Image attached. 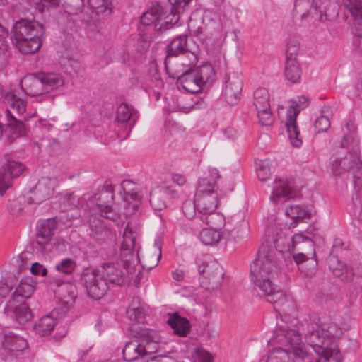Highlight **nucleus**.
<instances>
[{
	"label": "nucleus",
	"instance_id": "19",
	"mask_svg": "<svg viewBox=\"0 0 362 362\" xmlns=\"http://www.w3.org/2000/svg\"><path fill=\"white\" fill-rule=\"evenodd\" d=\"M171 78H177L182 87L189 93H197L203 87L194 67L183 71L180 74L174 73Z\"/></svg>",
	"mask_w": 362,
	"mask_h": 362
},
{
	"label": "nucleus",
	"instance_id": "54",
	"mask_svg": "<svg viewBox=\"0 0 362 362\" xmlns=\"http://www.w3.org/2000/svg\"><path fill=\"white\" fill-rule=\"evenodd\" d=\"M257 177L261 181H266L271 175L269 163L267 160H259L257 168Z\"/></svg>",
	"mask_w": 362,
	"mask_h": 362
},
{
	"label": "nucleus",
	"instance_id": "16",
	"mask_svg": "<svg viewBox=\"0 0 362 362\" xmlns=\"http://www.w3.org/2000/svg\"><path fill=\"white\" fill-rule=\"evenodd\" d=\"M225 98L228 104H236L240 99L242 88L243 81L239 73H228L225 81Z\"/></svg>",
	"mask_w": 362,
	"mask_h": 362
},
{
	"label": "nucleus",
	"instance_id": "57",
	"mask_svg": "<svg viewBox=\"0 0 362 362\" xmlns=\"http://www.w3.org/2000/svg\"><path fill=\"white\" fill-rule=\"evenodd\" d=\"M314 127L317 133L327 132L330 127L329 118L324 115L320 116L316 119Z\"/></svg>",
	"mask_w": 362,
	"mask_h": 362
},
{
	"label": "nucleus",
	"instance_id": "59",
	"mask_svg": "<svg viewBox=\"0 0 362 362\" xmlns=\"http://www.w3.org/2000/svg\"><path fill=\"white\" fill-rule=\"evenodd\" d=\"M127 317L132 321L141 322L144 318V308H127L126 312Z\"/></svg>",
	"mask_w": 362,
	"mask_h": 362
},
{
	"label": "nucleus",
	"instance_id": "64",
	"mask_svg": "<svg viewBox=\"0 0 362 362\" xmlns=\"http://www.w3.org/2000/svg\"><path fill=\"white\" fill-rule=\"evenodd\" d=\"M30 272L34 275H42V276H46L47 274V269L38 262L32 264Z\"/></svg>",
	"mask_w": 362,
	"mask_h": 362
},
{
	"label": "nucleus",
	"instance_id": "22",
	"mask_svg": "<svg viewBox=\"0 0 362 362\" xmlns=\"http://www.w3.org/2000/svg\"><path fill=\"white\" fill-rule=\"evenodd\" d=\"M21 86L25 94L31 97L45 93L39 72L26 75L21 81Z\"/></svg>",
	"mask_w": 362,
	"mask_h": 362
},
{
	"label": "nucleus",
	"instance_id": "42",
	"mask_svg": "<svg viewBox=\"0 0 362 362\" xmlns=\"http://www.w3.org/2000/svg\"><path fill=\"white\" fill-rule=\"evenodd\" d=\"M265 362H295L291 357L288 351L279 348L273 350L268 356Z\"/></svg>",
	"mask_w": 362,
	"mask_h": 362
},
{
	"label": "nucleus",
	"instance_id": "30",
	"mask_svg": "<svg viewBox=\"0 0 362 362\" xmlns=\"http://www.w3.org/2000/svg\"><path fill=\"white\" fill-rule=\"evenodd\" d=\"M28 346L26 340L13 333L6 334L3 341V348L9 354H17Z\"/></svg>",
	"mask_w": 362,
	"mask_h": 362
},
{
	"label": "nucleus",
	"instance_id": "6",
	"mask_svg": "<svg viewBox=\"0 0 362 362\" xmlns=\"http://www.w3.org/2000/svg\"><path fill=\"white\" fill-rule=\"evenodd\" d=\"M334 324L330 325L324 334L309 346L319 356L316 362H341V356L333 337L336 334Z\"/></svg>",
	"mask_w": 362,
	"mask_h": 362
},
{
	"label": "nucleus",
	"instance_id": "31",
	"mask_svg": "<svg viewBox=\"0 0 362 362\" xmlns=\"http://www.w3.org/2000/svg\"><path fill=\"white\" fill-rule=\"evenodd\" d=\"M170 195L168 187L161 186L154 189L150 194L149 202L155 210H161L166 206V198Z\"/></svg>",
	"mask_w": 362,
	"mask_h": 362
},
{
	"label": "nucleus",
	"instance_id": "24",
	"mask_svg": "<svg viewBox=\"0 0 362 362\" xmlns=\"http://www.w3.org/2000/svg\"><path fill=\"white\" fill-rule=\"evenodd\" d=\"M122 353L124 360L129 362L134 361L139 358H141V362H144V356L152 354L148 350V344H141L138 340L127 343Z\"/></svg>",
	"mask_w": 362,
	"mask_h": 362
},
{
	"label": "nucleus",
	"instance_id": "32",
	"mask_svg": "<svg viewBox=\"0 0 362 362\" xmlns=\"http://www.w3.org/2000/svg\"><path fill=\"white\" fill-rule=\"evenodd\" d=\"M45 92L56 90L64 85V78L56 72H39Z\"/></svg>",
	"mask_w": 362,
	"mask_h": 362
},
{
	"label": "nucleus",
	"instance_id": "26",
	"mask_svg": "<svg viewBox=\"0 0 362 362\" xmlns=\"http://www.w3.org/2000/svg\"><path fill=\"white\" fill-rule=\"evenodd\" d=\"M195 204L198 211V216L201 214L209 213L216 211L218 204V194L217 192H211L209 194H196Z\"/></svg>",
	"mask_w": 362,
	"mask_h": 362
},
{
	"label": "nucleus",
	"instance_id": "62",
	"mask_svg": "<svg viewBox=\"0 0 362 362\" xmlns=\"http://www.w3.org/2000/svg\"><path fill=\"white\" fill-rule=\"evenodd\" d=\"M325 332L326 329L324 327L310 332L305 336L307 344L309 345L313 342H315L318 340V339H320V337H321L322 334H325Z\"/></svg>",
	"mask_w": 362,
	"mask_h": 362
},
{
	"label": "nucleus",
	"instance_id": "14",
	"mask_svg": "<svg viewBox=\"0 0 362 362\" xmlns=\"http://www.w3.org/2000/svg\"><path fill=\"white\" fill-rule=\"evenodd\" d=\"M55 186V179L48 177H42L30 192V196L28 197V203L40 204L49 199L52 195Z\"/></svg>",
	"mask_w": 362,
	"mask_h": 362
},
{
	"label": "nucleus",
	"instance_id": "29",
	"mask_svg": "<svg viewBox=\"0 0 362 362\" xmlns=\"http://www.w3.org/2000/svg\"><path fill=\"white\" fill-rule=\"evenodd\" d=\"M284 337V344L293 351L295 356L303 358L306 355L305 345L301 342L300 334L297 331L289 329Z\"/></svg>",
	"mask_w": 362,
	"mask_h": 362
},
{
	"label": "nucleus",
	"instance_id": "34",
	"mask_svg": "<svg viewBox=\"0 0 362 362\" xmlns=\"http://www.w3.org/2000/svg\"><path fill=\"white\" fill-rule=\"evenodd\" d=\"M202 222L208 225L211 228L219 230L224 226L226 221L224 216L215 211H210L209 213L201 214L200 216L196 218Z\"/></svg>",
	"mask_w": 362,
	"mask_h": 362
},
{
	"label": "nucleus",
	"instance_id": "41",
	"mask_svg": "<svg viewBox=\"0 0 362 362\" xmlns=\"http://www.w3.org/2000/svg\"><path fill=\"white\" fill-rule=\"evenodd\" d=\"M200 241L206 245L219 243V230L213 228H203L199 235Z\"/></svg>",
	"mask_w": 362,
	"mask_h": 362
},
{
	"label": "nucleus",
	"instance_id": "4",
	"mask_svg": "<svg viewBox=\"0 0 362 362\" xmlns=\"http://www.w3.org/2000/svg\"><path fill=\"white\" fill-rule=\"evenodd\" d=\"M303 246L309 248L308 254L314 255L315 248L313 240L301 233L295 234L293 236L286 235L281 233H276V235L269 234L265 243L261 247L268 248L278 259L283 257L284 253L290 252L291 250L296 247L303 249Z\"/></svg>",
	"mask_w": 362,
	"mask_h": 362
},
{
	"label": "nucleus",
	"instance_id": "53",
	"mask_svg": "<svg viewBox=\"0 0 362 362\" xmlns=\"http://www.w3.org/2000/svg\"><path fill=\"white\" fill-rule=\"evenodd\" d=\"M61 204L64 210L73 209L79 204V199L73 193H67L61 199Z\"/></svg>",
	"mask_w": 362,
	"mask_h": 362
},
{
	"label": "nucleus",
	"instance_id": "27",
	"mask_svg": "<svg viewBox=\"0 0 362 362\" xmlns=\"http://www.w3.org/2000/svg\"><path fill=\"white\" fill-rule=\"evenodd\" d=\"M349 160V168L352 170L353 177L354 179L360 178V176L356 173H358L362 164L361 162L360 157L357 153V151L354 153L350 155V158H345L344 159H341L339 161H335L332 164V170L333 173L335 175H339L343 173V170L344 169L345 165H346V162Z\"/></svg>",
	"mask_w": 362,
	"mask_h": 362
},
{
	"label": "nucleus",
	"instance_id": "18",
	"mask_svg": "<svg viewBox=\"0 0 362 362\" xmlns=\"http://www.w3.org/2000/svg\"><path fill=\"white\" fill-rule=\"evenodd\" d=\"M161 257V245L160 241L155 243L137 255V259L144 269L151 270L157 266Z\"/></svg>",
	"mask_w": 362,
	"mask_h": 362
},
{
	"label": "nucleus",
	"instance_id": "33",
	"mask_svg": "<svg viewBox=\"0 0 362 362\" xmlns=\"http://www.w3.org/2000/svg\"><path fill=\"white\" fill-rule=\"evenodd\" d=\"M342 4L349 10L354 17L358 33H362V1L361 0H342Z\"/></svg>",
	"mask_w": 362,
	"mask_h": 362
},
{
	"label": "nucleus",
	"instance_id": "48",
	"mask_svg": "<svg viewBox=\"0 0 362 362\" xmlns=\"http://www.w3.org/2000/svg\"><path fill=\"white\" fill-rule=\"evenodd\" d=\"M132 117V112L127 104H121L117 109L115 122L117 123H127Z\"/></svg>",
	"mask_w": 362,
	"mask_h": 362
},
{
	"label": "nucleus",
	"instance_id": "50",
	"mask_svg": "<svg viewBox=\"0 0 362 362\" xmlns=\"http://www.w3.org/2000/svg\"><path fill=\"white\" fill-rule=\"evenodd\" d=\"M76 267V264L72 259L66 258L55 265V269L64 274H71Z\"/></svg>",
	"mask_w": 362,
	"mask_h": 362
},
{
	"label": "nucleus",
	"instance_id": "3",
	"mask_svg": "<svg viewBox=\"0 0 362 362\" xmlns=\"http://www.w3.org/2000/svg\"><path fill=\"white\" fill-rule=\"evenodd\" d=\"M45 28L41 23L26 18H21L12 26L13 43L18 51L31 54L40 49Z\"/></svg>",
	"mask_w": 362,
	"mask_h": 362
},
{
	"label": "nucleus",
	"instance_id": "35",
	"mask_svg": "<svg viewBox=\"0 0 362 362\" xmlns=\"http://www.w3.org/2000/svg\"><path fill=\"white\" fill-rule=\"evenodd\" d=\"M35 283L33 280L32 277L27 276L23 278L13 292L17 297V299L23 300L24 301L25 298H30L35 291Z\"/></svg>",
	"mask_w": 362,
	"mask_h": 362
},
{
	"label": "nucleus",
	"instance_id": "28",
	"mask_svg": "<svg viewBox=\"0 0 362 362\" xmlns=\"http://www.w3.org/2000/svg\"><path fill=\"white\" fill-rule=\"evenodd\" d=\"M166 322L173 329L174 334L179 337H186L190 331L189 321L177 313H168Z\"/></svg>",
	"mask_w": 362,
	"mask_h": 362
},
{
	"label": "nucleus",
	"instance_id": "52",
	"mask_svg": "<svg viewBox=\"0 0 362 362\" xmlns=\"http://www.w3.org/2000/svg\"><path fill=\"white\" fill-rule=\"evenodd\" d=\"M144 362H178L177 360L168 354L152 353L144 356Z\"/></svg>",
	"mask_w": 362,
	"mask_h": 362
},
{
	"label": "nucleus",
	"instance_id": "11",
	"mask_svg": "<svg viewBox=\"0 0 362 362\" xmlns=\"http://www.w3.org/2000/svg\"><path fill=\"white\" fill-rule=\"evenodd\" d=\"M188 36L180 35L174 37L167 46V57L165 60V68L169 70L170 58L179 54H185L189 59V64L192 65L197 62V57L187 43Z\"/></svg>",
	"mask_w": 362,
	"mask_h": 362
},
{
	"label": "nucleus",
	"instance_id": "61",
	"mask_svg": "<svg viewBox=\"0 0 362 362\" xmlns=\"http://www.w3.org/2000/svg\"><path fill=\"white\" fill-rule=\"evenodd\" d=\"M196 210H197V204H195V200L194 201V202H185L183 204L182 211H183L185 216L187 218L192 219V218H194V216L196 215Z\"/></svg>",
	"mask_w": 362,
	"mask_h": 362
},
{
	"label": "nucleus",
	"instance_id": "23",
	"mask_svg": "<svg viewBox=\"0 0 362 362\" xmlns=\"http://www.w3.org/2000/svg\"><path fill=\"white\" fill-rule=\"evenodd\" d=\"M88 223L91 230L90 235L93 238L103 242L113 238L112 231L105 225L100 217L97 216L95 214H91L89 217Z\"/></svg>",
	"mask_w": 362,
	"mask_h": 362
},
{
	"label": "nucleus",
	"instance_id": "46",
	"mask_svg": "<svg viewBox=\"0 0 362 362\" xmlns=\"http://www.w3.org/2000/svg\"><path fill=\"white\" fill-rule=\"evenodd\" d=\"M90 5L97 14L107 16L112 11L110 4L105 0H90Z\"/></svg>",
	"mask_w": 362,
	"mask_h": 362
},
{
	"label": "nucleus",
	"instance_id": "9",
	"mask_svg": "<svg viewBox=\"0 0 362 362\" xmlns=\"http://www.w3.org/2000/svg\"><path fill=\"white\" fill-rule=\"evenodd\" d=\"M307 101L305 96L298 97V100H291V105L287 110L286 127L288 134V138L293 147L298 148L302 145V139L300 130L296 123V117H298L301 105Z\"/></svg>",
	"mask_w": 362,
	"mask_h": 362
},
{
	"label": "nucleus",
	"instance_id": "25",
	"mask_svg": "<svg viewBox=\"0 0 362 362\" xmlns=\"http://www.w3.org/2000/svg\"><path fill=\"white\" fill-rule=\"evenodd\" d=\"M329 270L333 274L342 281H351L354 279V273L351 268L342 263L334 254H330L327 259Z\"/></svg>",
	"mask_w": 362,
	"mask_h": 362
},
{
	"label": "nucleus",
	"instance_id": "44",
	"mask_svg": "<svg viewBox=\"0 0 362 362\" xmlns=\"http://www.w3.org/2000/svg\"><path fill=\"white\" fill-rule=\"evenodd\" d=\"M286 215L293 219L310 218V213L299 205L291 206L286 210Z\"/></svg>",
	"mask_w": 362,
	"mask_h": 362
},
{
	"label": "nucleus",
	"instance_id": "47",
	"mask_svg": "<svg viewBox=\"0 0 362 362\" xmlns=\"http://www.w3.org/2000/svg\"><path fill=\"white\" fill-rule=\"evenodd\" d=\"M215 181L208 177L200 178L198 181L196 194H209L211 192H217L214 189Z\"/></svg>",
	"mask_w": 362,
	"mask_h": 362
},
{
	"label": "nucleus",
	"instance_id": "7",
	"mask_svg": "<svg viewBox=\"0 0 362 362\" xmlns=\"http://www.w3.org/2000/svg\"><path fill=\"white\" fill-rule=\"evenodd\" d=\"M294 18L300 21H308L313 23L324 21L326 13L323 8L322 0H296Z\"/></svg>",
	"mask_w": 362,
	"mask_h": 362
},
{
	"label": "nucleus",
	"instance_id": "15",
	"mask_svg": "<svg viewBox=\"0 0 362 362\" xmlns=\"http://www.w3.org/2000/svg\"><path fill=\"white\" fill-rule=\"evenodd\" d=\"M103 279L107 281L118 286L127 282V272H123L118 262H105L97 269Z\"/></svg>",
	"mask_w": 362,
	"mask_h": 362
},
{
	"label": "nucleus",
	"instance_id": "17",
	"mask_svg": "<svg viewBox=\"0 0 362 362\" xmlns=\"http://www.w3.org/2000/svg\"><path fill=\"white\" fill-rule=\"evenodd\" d=\"M24 170L21 163L11 160L0 170V194L3 195L12 185V178L19 176Z\"/></svg>",
	"mask_w": 362,
	"mask_h": 362
},
{
	"label": "nucleus",
	"instance_id": "40",
	"mask_svg": "<svg viewBox=\"0 0 362 362\" xmlns=\"http://www.w3.org/2000/svg\"><path fill=\"white\" fill-rule=\"evenodd\" d=\"M57 285L59 286L57 293L60 296L62 300L67 304L74 303L76 296L75 286L69 284H62V285Z\"/></svg>",
	"mask_w": 362,
	"mask_h": 362
},
{
	"label": "nucleus",
	"instance_id": "12",
	"mask_svg": "<svg viewBox=\"0 0 362 362\" xmlns=\"http://www.w3.org/2000/svg\"><path fill=\"white\" fill-rule=\"evenodd\" d=\"M201 268V267H199V272L202 274L201 286L209 291L219 288L223 278L221 264L216 261H212L204 265L202 269Z\"/></svg>",
	"mask_w": 362,
	"mask_h": 362
},
{
	"label": "nucleus",
	"instance_id": "1",
	"mask_svg": "<svg viewBox=\"0 0 362 362\" xmlns=\"http://www.w3.org/2000/svg\"><path fill=\"white\" fill-rule=\"evenodd\" d=\"M275 255L276 253H272L268 248L261 247L257 259L250 264V277L252 283L277 310L288 303V298L284 291L275 283L279 273V259L276 258Z\"/></svg>",
	"mask_w": 362,
	"mask_h": 362
},
{
	"label": "nucleus",
	"instance_id": "63",
	"mask_svg": "<svg viewBox=\"0 0 362 362\" xmlns=\"http://www.w3.org/2000/svg\"><path fill=\"white\" fill-rule=\"evenodd\" d=\"M50 241V239L45 238L43 235L40 234L39 232L36 234V238L35 241L33 242L32 245L34 248L37 250H43L45 246L47 245Z\"/></svg>",
	"mask_w": 362,
	"mask_h": 362
},
{
	"label": "nucleus",
	"instance_id": "43",
	"mask_svg": "<svg viewBox=\"0 0 362 362\" xmlns=\"http://www.w3.org/2000/svg\"><path fill=\"white\" fill-rule=\"evenodd\" d=\"M121 187L125 194L133 200H140L141 196L136 184L130 180H125L121 183Z\"/></svg>",
	"mask_w": 362,
	"mask_h": 362
},
{
	"label": "nucleus",
	"instance_id": "37",
	"mask_svg": "<svg viewBox=\"0 0 362 362\" xmlns=\"http://www.w3.org/2000/svg\"><path fill=\"white\" fill-rule=\"evenodd\" d=\"M194 69L202 86L211 84L215 81L216 72L211 64H205L199 67H194Z\"/></svg>",
	"mask_w": 362,
	"mask_h": 362
},
{
	"label": "nucleus",
	"instance_id": "20",
	"mask_svg": "<svg viewBox=\"0 0 362 362\" xmlns=\"http://www.w3.org/2000/svg\"><path fill=\"white\" fill-rule=\"evenodd\" d=\"M296 195V192L293 182L286 179H276L273 183L269 199L273 202H277L281 199H293Z\"/></svg>",
	"mask_w": 362,
	"mask_h": 362
},
{
	"label": "nucleus",
	"instance_id": "58",
	"mask_svg": "<svg viewBox=\"0 0 362 362\" xmlns=\"http://www.w3.org/2000/svg\"><path fill=\"white\" fill-rule=\"evenodd\" d=\"M17 296L13 293L11 297L9 299L8 303L6 304L4 310L7 315L10 316L13 312L18 308V305L23 303V300L17 299Z\"/></svg>",
	"mask_w": 362,
	"mask_h": 362
},
{
	"label": "nucleus",
	"instance_id": "21",
	"mask_svg": "<svg viewBox=\"0 0 362 362\" xmlns=\"http://www.w3.org/2000/svg\"><path fill=\"white\" fill-rule=\"evenodd\" d=\"M302 249L304 252H299L293 255V259L298 266V269L304 273L305 276H312L317 270V261L315 258V252L314 255L308 254L309 248L307 246H303Z\"/></svg>",
	"mask_w": 362,
	"mask_h": 362
},
{
	"label": "nucleus",
	"instance_id": "8",
	"mask_svg": "<svg viewBox=\"0 0 362 362\" xmlns=\"http://www.w3.org/2000/svg\"><path fill=\"white\" fill-rule=\"evenodd\" d=\"M81 281L88 296L93 299H100L108 290V283L97 269H85L81 275Z\"/></svg>",
	"mask_w": 362,
	"mask_h": 362
},
{
	"label": "nucleus",
	"instance_id": "5",
	"mask_svg": "<svg viewBox=\"0 0 362 362\" xmlns=\"http://www.w3.org/2000/svg\"><path fill=\"white\" fill-rule=\"evenodd\" d=\"M0 98L6 105L7 125L14 137L21 136L26 129L24 122L26 103L11 92H6L0 87Z\"/></svg>",
	"mask_w": 362,
	"mask_h": 362
},
{
	"label": "nucleus",
	"instance_id": "60",
	"mask_svg": "<svg viewBox=\"0 0 362 362\" xmlns=\"http://www.w3.org/2000/svg\"><path fill=\"white\" fill-rule=\"evenodd\" d=\"M349 212L356 218L362 221V205L361 200L356 199L349 207Z\"/></svg>",
	"mask_w": 362,
	"mask_h": 362
},
{
	"label": "nucleus",
	"instance_id": "51",
	"mask_svg": "<svg viewBox=\"0 0 362 362\" xmlns=\"http://www.w3.org/2000/svg\"><path fill=\"white\" fill-rule=\"evenodd\" d=\"M257 111L259 121L261 125L266 127L272 125L274 117L272 113L270 107L264 108L262 110H257Z\"/></svg>",
	"mask_w": 362,
	"mask_h": 362
},
{
	"label": "nucleus",
	"instance_id": "45",
	"mask_svg": "<svg viewBox=\"0 0 362 362\" xmlns=\"http://www.w3.org/2000/svg\"><path fill=\"white\" fill-rule=\"evenodd\" d=\"M10 316L16 319L17 321L25 322L31 319L32 314L30 309L25 303H23L21 305H18V308H17V310H16Z\"/></svg>",
	"mask_w": 362,
	"mask_h": 362
},
{
	"label": "nucleus",
	"instance_id": "55",
	"mask_svg": "<svg viewBox=\"0 0 362 362\" xmlns=\"http://www.w3.org/2000/svg\"><path fill=\"white\" fill-rule=\"evenodd\" d=\"M299 51V44L296 40H291L287 43L286 50V62L296 61V57Z\"/></svg>",
	"mask_w": 362,
	"mask_h": 362
},
{
	"label": "nucleus",
	"instance_id": "49",
	"mask_svg": "<svg viewBox=\"0 0 362 362\" xmlns=\"http://www.w3.org/2000/svg\"><path fill=\"white\" fill-rule=\"evenodd\" d=\"M56 224L57 222L54 219H47L40 224L37 232H39L40 234L43 235L45 238L51 240L54 230L56 228Z\"/></svg>",
	"mask_w": 362,
	"mask_h": 362
},
{
	"label": "nucleus",
	"instance_id": "10",
	"mask_svg": "<svg viewBox=\"0 0 362 362\" xmlns=\"http://www.w3.org/2000/svg\"><path fill=\"white\" fill-rule=\"evenodd\" d=\"M136 237L137 232L136 228L130 224H127L123 233V241L120 247L119 255L126 271L132 272L134 270V249Z\"/></svg>",
	"mask_w": 362,
	"mask_h": 362
},
{
	"label": "nucleus",
	"instance_id": "2",
	"mask_svg": "<svg viewBox=\"0 0 362 362\" xmlns=\"http://www.w3.org/2000/svg\"><path fill=\"white\" fill-rule=\"evenodd\" d=\"M191 0H169L170 5L162 8L159 4L153 6L143 13L141 23L145 25H152L153 30L162 33L176 24L180 14L184 12Z\"/></svg>",
	"mask_w": 362,
	"mask_h": 362
},
{
	"label": "nucleus",
	"instance_id": "39",
	"mask_svg": "<svg viewBox=\"0 0 362 362\" xmlns=\"http://www.w3.org/2000/svg\"><path fill=\"white\" fill-rule=\"evenodd\" d=\"M253 104L256 110L270 107L269 93L264 88H259L254 93Z\"/></svg>",
	"mask_w": 362,
	"mask_h": 362
},
{
	"label": "nucleus",
	"instance_id": "13",
	"mask_svg": "<svg viewBox=\"0 0 362 362\" xmlns=\"http://www.w3.org/2000/svg\"><path fill=\"white\" fill-rule=\"evenodd\" d=\"M113 197V189L109 187L100 190L94 199L97 202L96 206L100 216L115 221L119 218V214L112 207Z\"/></svg>",
	"mask_w": 362,
	"mask_h": 362
},
{
	"label": "nucleus",
	"instance_id": "38",
	"mask_svg": "<svg viewBox=\"0 0 362 362\" xmlns=\"http://www.w3.org/2000/svg\"><path fill=\"white\" fill-rule=\"evenodd\" d=\"M284 76L292 83H298L301 78V69L297 61L286 62Z\"/></svg>",
	"mask_w": 362,
	"mask_h": 362
},
{
	"label": "nucleus",
	"instance_id": "36",
	"mask_svg": "<svg viewBox=\"0 0 362 362\" xmlns=\"http://www.w3.org/2000/svg\"><path fill=\"white\" fill-rule=\"evenodd\" d=\"M56 324V320L50 315H47L42 317L34 325V329L41 336L48 335L54 329Z\"/></svg>",
	"mask_w": 362,
	"mask_h": 362
},
{
	"label": "nucleus",
	"instance_id": "56",
	"mask_svg": "<svg viewBox=\"0 0 362 362\" xmlns=\"http://www.w3.org/2000/svg\"><path fill=\"white\" fill-rule=\"evenodd\" d=\"M351 127L352 132H354L355 131V127L353 125V124H349V122L346 123V127L349 130H351L349 127ZM353 145L354 147H357L358 146V141L356 138V136L354 135V133L349 134H345L343 136L342 141L341 142V145L342 148H346L349 147V145Z\"/></svg>",
	"mask_w": 362,
	"mask_h": 362
}]
</instances>
